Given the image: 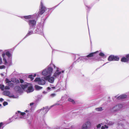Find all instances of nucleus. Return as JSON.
Here are the masks:
<instances>
[{
	"instance_id": "obj_47",
	"label": "nucleus",
	"mask_w": 129,
	"mask_h": 129,
	"mask_svg": "<svg viewBox=\"0 0 129 129\" xmlns=\"http://www.w3.org/2000/svg\"><path fill=\"white\" fill-rule=\"evenodd\" d=\"M53 106H53H51V107H52Z\"/></svg>"
},
{
	"instance_id": "obj_32",
	"label": "nucleus",
	"mask_w": 129,
	"mask_h": 129,
	"mask_svg": "<svg viewBox=\"0 0 129 129\" xmlns=\"http://www.w3.org/2000/svg\"><path fill=\"white\" fill-rule=\"evenodd\" d=\"M5 67L4 65L2 66H0V69H4L5 68Z\"/></svg>"
},
{
	"instance_id": "obj_42",
	"label": "nucleus",
	"mask_w": 129,
	"mask_h": 129,
	"mask_svg": "<svg viewBox=\"0 0 129 129\" xmlns=\"http://www.w3.org/2000/svg\"><path fill=\"white\" fill-rule=\"evenodd\" d=\"M109 56H110V57H111V56H115L114 55H110Z\"/></svg>"
},
{
	"instance_id": "obj_37",
	"label": "nucleus",
	"mask_w": 129,
	"mask_h": 129,
	"mask_svg": "<svg viewBox=\"0 0 129 129\" xmlns=\"http://www.w3.org/2000/svg\"><path fill=\"white\" fill-rule=\"evenodd\" d=\"M20 81L21 83H22L24 82L23 80L22 79H20Z\"/></svg>"
},
{
	"instance_id": "obj_3",
	"label": "nucleus",
	"mask_w": 129,
	"mask_h": 129,
	"mask_svg": "<svg viewBox=\"0 0 129 129\" xmlns=\"http://www.w3.org/2000/svg\"><path fill=\"white\" fill-rule=\"evenodd\" d=\"M78 57V60L77 61L78 62L80 61L81 60H82L83 61H89L91 59H94L95 60V59L96 58V59L99 57Z\"/></svg>"
},
{
	"instance_id": "obj_9",
	"label": "nucleus",
	"mask_w": 129,
	"mask_h": 129,
	"mask_svg": "<svg viewBox=\"0 0 129 129\" xmlns=\"http://www.w3.org/2000/svg\"><path fill=\"white\" fill-rule=\"evenodd\" d=\"M123 107V106L121 104H120L118 105H116L113 108V110L114 111H117L121 108Z\"/></svg>"
},
{
	"instance_id": "obj_4",
	"label": "nucleus",
	"mask_w": 129,
	"mask_h": 129,
	"mask_svg": "<svg viewBox=\"0 0 129 129\" xmlns=\"http://www.w3.org/2000/svg\"><path fill=\"white\" fill-rule=\"evenodd\" d=\"M45 77H43L41 78H37L34 80V81L37 82L39 85H43L45 83Z\"/></svg>"
},
{
	"instance_id": "obj_27",
	"label": "nucleus",
	"mask_w": 129,
	"mask_h": 129,
	"mask_svg": "<svg viewBox=\"0 0 129 129\" xmlns=\"http://www.w3.org/2000/svg\"><path fill=\"white\" fill-rule=\"evenodd\" d=\"M95 110L97 111H101L102 110V108L101 107L97 108L95 109Z\"/></svg>"
},
{
	"instance_id": "obj_49",
	"label": "nucleus",
	"mask_w": 129,
	"mask_h": 129,
	"mask_svg": "<svg viewBox=\"0 0 129 129\" xmlns=\"http://www.w3.org/2000/svg\"><path fill=\"white\" fill-rule=\"evenodd\" d=\"M1 51V50H0V52Z\"/></svg>"
},
{
	"instance_id": "obj_6",
	"label": "nucleus",
	"mask_w": 129,
	"mask_h": 129,
	"mask_svg": "<svg viewBox=\"0 0 129 129\" xmlns=\"http://www.w3.org/2000/svg\"><path fill=\"white\" fill-rule=\"evenodd\" d=\"M49 109L47 107H43L42 108L38 110V111L42 114H44L47 112Z\"/></svg>"
},
{
	"instance_id": "obj_38",
	"label": "nucleus",
	"mask_w": 129,
	"mask_h": 129,
	"mask_svg": "<svg viewBox=\"0 0 129 129\" xmlns=\"http://www.w3.org/2000/svg\"><path fill=\"white\" fill-rule=\"evenodd\" d=\"M6 54V53H3L2 54V56H5Z\"/></svg>"
},
{
	"instance_id": "obj_44",
	"label": "nucleus",
	"mask_w": 129,
	"mask_h": 129,
	"mask_svg": "<svg viewBox=\"0 0 129 129\" xmlns=\"http://www.w3.org/2000/svg\"><path fill=\"white\" fill-rule=\"evenodd\" d=\"M125 56H129V54L126 55Z\"/></svg>"
},
{
	"instance_id": "obj_28",
	"label": "nucleus",
	"mask_w": 129,
	"mask_h": 129,
	"mask_svg": "<svg viewBox=\"0 0 129 129\" xmlns=\"http://www.w3.org/2000/svg\"><path fill=\"white\" fill-rule=\"evenodd\" d=\"M99 55L101 56H105L104 54L102 52H101L99 54Z\"/></svg>"
},
{
	"instance_id": "obj_48",
	"label": "nucleus",
	"mask_w": 129,
	"mask_h": 129,
	"mask_svg": "<svg viewBox=\"0 0 129 129\" xmlns=\"http://www.w3.org/2000/svg\"><path fill=\"white\" fill-rule=\"evenodd\" d=\"M1 106V105L0 104V106Z\"/></svg>"
},
{
	"instance_id": "obj_40",
	"label": "nucleus",
	"mask_w": 129,
	"mask_h": 129,
	"mask_svg": "<svg viewBox=\"0 0 129 129\" xmlns=\"http://www.w3.org/2000/svg\"><path fill=\"white\" fill-rule=\"evenodd\" d=\"M47 93V92H46V91H44L43 92V93H44V94H46Z\"/></svg>"
},
{
	"instance_id": "obj_39",
	"label": "nucleus",
	"mask_w": 129,
	"mask_h": 129,
	"mask_svg": "<svg viewBox=\"0 0 129 129\" xmlns=\"http://www.w3.org/2000/svg\"><path fill=\"white\" fill-rule=\"evenodd\" d=\"M4 100L2 98L0 99V101H3Z\"/></svg>"
},
{
	"instance_id": "obj_25",
	"label": "nucleus",
	"mask_w": 129,
	"mask_h": 129,
	"mask_svg": "<svg viewBox=\"0 0 129 129\" xmlns=\"http://www.w3.org/2000/svg\"><path fill=\"white\" fill-rule=\"evenodd\" d=\"M28 77L29 78H30L31 79V80H33L34 79V78L33 77V75H29Z\"/></svg>"
},
{
	"instance_id": "obj_18",
	"label": "nucleus",
	"mask_w": 129,
	"mask_h": 129,
	"mask_svg": "<svg viewBox=\"0 0 129 129\" xmlns=\"http://www.w3.org/2000/svg\"><path fill=\"white\" fill-rule=\"evenodd\" d=\"M35 89L37 90H39L42 88V87L36 85L35 86Z\"/></svg>"
},
{
	"instance_id": "obj_23",
	"label": "nucleus",
	"mask_w": 129,
	"mask_h": 129,
	"mask_svg": "<svg viewBox=\"0 0 129 129\" xmlns=\"http://www.w3.org/2000/svg\"><path fill=\"white\" fill-rule=\"evenodd\" d=\"M0 88L2 90H4V88H5V86L3 84H1L0 86Z\"/></svg>"
},
{
	"instance_id": "obj_43",
	"label": "nucleus",
	"mask_w": 129,
	"mask_h": 129,
	"mask_svg": "<svg viewBox=\"0 0 129 129\" xmlns=\"http://www.w3.org/2000/svg\"><path fill=\"white\" fill-rule=\"evenodd\" d=\"M33 104V103H30V106L32 105Z\"/></svg>"
},
{
	"instance_id": "obj_13",
	"label": "nucleus",
	"mask_w": 129,
	"mask_h": 129,
	"mask_svg": "<svg viewBox=\"0 0 129 129\" xmlns=\"http://www.w3.org/2000/svg\"><path fill=\"white\" fill-rule=\"evenodd\" d=\"M129 60V57H123L121 59L122 62H126Z\"/></svg>"
},
{
	"instance_id": "obj_33",
	"label": "nucleus",
	"mask_w": 129,
	"mask_h": 129,
	"mask_svg": "<svg viewBox=\"0 0 129 129\" xmlns=\"http://www.w3.org/2000/svg\"><path fill=\"white\" fill-rule=\"evenodd\" d=\"M8 104V103L7 102H5L3 103V104L4 106H5L6 105H7Z\"/></svg>"
},
{
	"instance_id": "obj_5",
	"label": "nucleus",
	"mask_w": 129,
	"mask_h": 129,
	"mask_svg": "<svg viewBox=\"0 0 129 129\" xmlns=\"http://www.w3.org/2000/svg\"><path fill=\"white\" fill-rule=\"evenodd\" d=\"M91 126V123L89 121L85 122L82 125L81 129H89Z\"/></svg>"
},
{
	"instance_id": "obj_22",
	"label": "nucleus",
	"mask_w": 129,
	"mask_h": 129,
	"mask_svg": "<svg viewBox=\"0 0 129 129\" xmlns=\"http://www.w3.org/2000/svg\"><path fill=\"white\" fill-rule=\"evenodd\" d=\"M108 128V126L106 125L102 126L101 129H107Z\"/></svg>"
},
{
	"instance_id": "obj_14",
	"label": "nucleus",
	"mask_w": 129,
	"mask_h": 129,
	"mask_svg": "<svg viewBox=\"0 0 129 129\" xmlns=\"http://www.w3.org/2000/svg\"><path fill=\"white\" fill-rule=\"evenodd\" d=\"M100 51V50L99 51H98L95 52L90 53L89 54L87 55L86 56H93L94 54L98 53Z\"/></svg>"
},
{
	"instance_id": "obj_34",
	"label": "nucleus",
	"mask_w": 129,
	"mask_h": 129,
	"mask_svg": "<svg viewBox=\"0 0 129 129\" xmlns=\"http://www.w3.org/2000/svg\"><path fill=\"white\" fill-rule=\"evenodd\" d=\"M41 7L43 8V7H45L44 6H43V4L42 3V2H41Z\"/></svg>"
},
{
	"instance_id": "obj_45",
	"label": "nucleus",
	"mask_w": 129,
	"mask_h": 129,
	"mask_svg": "<svg viewBox=\"0 0 129 129\" xmlns=\"http://www.w3.org/2000/svg\"><path fill=\"white\" fill-rule=\"evenodd\" d=\"M1 75L2 76H3V74H1Z\"/></svg>"
},
{
	"instance_id": "obj_2",
	"label": "nucleus",
	"mask_w": 129,
	"mask_h": 129,
	"mask_svg": "<svg viewBox=\"0 0 129 129\" xmlns=\"http://www.w3.org/2000/svg\"><path fill=\"white\" fill-rule=\"evenodd\" d=\"M29 85V84L25 83L21 85V86L23 90L25 89L28 87V89L26 90V92H33L34 91V89L32 86H28Z\"/></svg>"
},
{
	"instance_id": "obj_30",
	"label": "nucleus",
	"mask_w": 129,
	"mask_h": 129,
	"mask_svg": "<svg viewBox=\"0 0 129 129\" xmlns=\"http://www.w3.org/2000/svg\"><path fill=\"white\" fill-rule=\"evenodd\" d=\"M102 124V123L100 124H98L96 126L97 128H100V127H101V126Z\"/></svg>"
},
{
	"instance_id": "obj_24",
	"label": "nucleus",
	"mask_w": 129,
	"mask_h": 129,
	"mask_svg": "<svg viewBox=\"0 0 129 129\" xmlns=\"http://www.w3.org/2000/svg\"><path fill=\"white\" fill-rule=\"evenodd\" d=\"M24 18L25 19H29L31 18V16L30 15L25 16H24Z\"/></svg>"
},
{
	"instance_id": "obj_1",
	"label": "nucleus",
	"mask_w": 129,
	"mask_h": 129,
	"mask_svg": "<svg viewBox=\"0 0 129 129\" xmlns=\"http://www.w3.org/2000/svg\"><path fill=\"white\" fill-rule=\"evenodd\" d=\"M51 66L53 67L54 71L53 76L51 77L53 71V68L50 67H48L45 68L42 71V74L44 76H47L45 77V80H47L49 82L52 83L54 81V77L57 78L61 73H63L64 71L63 70L61 72L59 71V68L56 67L54 64H51Z\"/></svg>"
},
{
	"instance_id": "obj_11",
	"label": "nucleus",
	"mask_w": 129,
	"mask_h": 129,
	"mask_svg": "<svg viewBox=\"0 0 129 129\" xmlns=\"http://www.w3.org/2000/svg\"><path fill=\"white\" fill-rule=\"evenodd\" d=\"M46 8L45 7H43V8L41 7V8L40 9L39 11V14L42 15L45 12Z\"/></svg>"
},
{
	"instance_id": "obj_20",
	"label": "nucleus",
	"mask_w": 129,
	"mask_h": 129,
	"mask_svg": "<svg viewBox=\"0 0 129 129\" xmlns=\"http://www.w3.org/2000/svg\"><path fill=\"white\" fill-rule=\"evenodd\" d=\"M107 124L109 125H112L114 124V122L112 121H110L108 122L107 123Z\"/></svg>"
},
{
	"instance_id": "obj_17",
	"label": "nucleus",
	"mask_w": 129,
	"mask_h": 129,
	"mask_svg": "<svg viewBox=\"0 0 129 129\" xmlns=\"http://www.w3.org/2000/svg\"><path fill=\"white\" fill-rule=\"evenodd\" d=\"M55 88V87H54L53 85H51L50 87H48L47 88V90H51L52 89H54Z\"/></svg>"
},
{
	"instance_id": "obj_16",
	"label": "nucleus",
	"mask_w": 129,
	"mask_h": 129,
	"mask_svg": "<svg viewBox=\"0 0 129 129\" xmlns=\"http://www.w3.org/2000/svg\"><path fill=\"white\" fill-rule=\"evenodd\" d=\"M127 97V95L125 94H122L118 96V99H124Z\"/></svg>"
},
{
	"instance_id": "obj_29",
	"label": "nucleus",
	"mask_w": 129,
	"mask_h": 129,
	"mask_svg": "<svg viewBox=\"0 0 129 129\" xmlns=\"http://www.w3.org/2000/svg\"><path fill=\"white\" fill-rule=\"evenodd\" d=\"M18 112L19 114L20 113V114L22 116L24 115L25 114V113L24 112L21 113L19 111H18Z\"/></svg>"
},
{
	"instance_id": "obj_19",
	"label": "nucleus",
	"mask_w": 129,
	"mask_h": 129,
	"mask_svg": "<svg viewBox=\"0 0 129 129\" xmlns=\"http://www.w3.org/2000/svg\"><path fill=\"white\" fill-rule=\"evenodd\" d=\"M68 100L69 101L71 102L73 104L75 103V102L74 100L72 99L69 98L68 99Z\"/></svg>"
},
{
	"instance_id": "obj_41",
	"label": "nucleus",
	"mask_w": 129,
	"mask_h": 129,
	"mask_svg": "<svg viewBox=\"0 0 129 129\" xmlns=\"http://www.w3.org/2000/svg\"><path fill=\"white\" fill-rule=\"evenodd\" d=\"M36 74H34V75H33V77H35L36 76Z\"/></svg>"
},
{
	"instance_id": "obj_36",
	"label": "nucleus",
	"mask_w": 129,
	"mask_h": 129,
	"mask_svg": "<svg viewBox=\"0 0 129 129\" xmlns=\"http://www.w3.org/2000/svg\"><path fill=\"white\" fill-rule=\"evenodd\" d=\"M15 88H19V89H18V91H20V87H18V86H16V87Z\"/></svg>"
},
{
	"instance_id": "obj_35",
	"label": "nucleus",
	"mask_w": 129,
	"mask_h": 129,
	"mask_svg": "<svg viewBox=\"0 0 129 129\" xmlns=\"http://www.w3.org/2000/svg\"><path fill=\"white\" fill-rule=\"evenodd\" d=\"M50 96L52 97H53L55 96V94L54 93L52 94Z\"/></svg>"
},
{
	"instance_id": "obj_8",
	"label": "nucleus",
	"mask_w": 129,
	"mask_h": 129,
	"mask_svg": "<svg viewBox=\"0 0 129 129\" xmlns=\"http://www.w3.org/2000/svg\"><path fill=\"white\" fill-rule=\"evenodd\" d=\"M6 83H8V85L10 86H12L13 85V84L11 83V81L13 82H15L14 79L13 80V79L11 80H10L7 78H6L5 80Z\"/></svg>"
},
{
	"instance_id": "obj_26",
	"label": "nucleus",
	"mask_w": 129,
	"mask_h": 129,
	"mask_svg": "<svg viewBox=\"0 0 129 129\" xmlns=\"http://www.w3.org/2000/svg\"><path fill=\"white\" fill-rule=\"evenodd\" d=\"M3 61L4 62L5 64L6 65L7 63V62L6 61V58L4 57L3 58Z\"/></svg>"
},
{
	"instance_id": "obj_31",
	"label": "nucleus",
	"mask_w": 129,
	"mask_h": 129,
	"mask_svg": "<svg viewBox=\"0 0 129 129\" xmlns=\"http://www.w3.org/2000/svg\"><path fill=\"white\" fill-rule=\"evenodd\" d=\"M10 89L9 87L7 86H6L5 87V89Z\"/></svg>"
},
{
	"instance_id": "obj_15",
	"label": "nucleus",
	"mask_w": 129,
	"mask_h": 129,
	"mask_svg": "<svg viewBox=\"0 0 129 129\" xmlns=\"http://www.w3.org/2000/svg\"><path fill=\"white\" fill-rule=\"evenodd\" d=\"M6 54L8 56H12V54L11 52L7 50L6 51Z\"/></svg>"
},
{
	"instance_id": "obj_7",
	"label": "nucleus",
	"mask_w": 129,
	"mask_h": 129,
	"mask_svg": "<svg viewBox=\"0 0 129 129\" xmlns=\"http://www.w3.org/2000/svg\"><path fill=\"white\" fill-rule=\"evenodd\" d=\"M28 23L30 27L33 28L36 25V22L34 19L29 20L28 21Z\"/></svg>"
},
{
	"instance_id": "obj_46",
	"label": "nucleus",
	"mask_w": 129,
	"mask_h": 129,
	"mask_svg": "<svg viewBox=\"0 0 129 129\" xmlns=\"http://www.w3.org/2000/svg\"><path fill=\"white\" fill-rule=\"evenodd\" d=\"M56 105H59V104H56Z\"/></svg>"
},
{
	"instance_id": "obj_10",
	"label": "nucleus",
	"mask_w": 129,
	"mask_h": 129,
	"mask_svg": "<svg viewBox=\"0 0 129 129\" xmlns=\"http://www.w3.org/2000/svg\"><path fill=\"white\" fill-rule=\"evenodd\" d=\"M119 59L118 57H109L108 58L109 61H118Z\"/></svg>"
},
{
	"instance_id": "obj_21",
	"label": "nucleus",
	"mask_w": 129,
	"mask_h": 129,
	"mask_svg": "<svg viewBox=\"0 0 129 129\" xmlns=\"http://www.w3.org/2000/svg\"><path fill=\"white\" fill-rule=\"evenodd\" d=\"M33 33V32L32 31H29L27 33L26 35V36H28L32 34Z\"/></svg>"
},
{
	"instance_id": "obj_12",
	"label": "nucleus",
	"mask_w": 129,
	"mask_h": 129,
	"mask_svg": "<svg viewBox=\"0 0 129 129\" xmlns=\"http://www.w3.org/2000/svg\"><path fill=\"white\" fill-rule=\"evenodd\" d=\"M3 93L5 95L9 96L10 97H13L12 96L10 95V92L9 91H5L3 92Z\"/></svg>"
}]
</instances>
